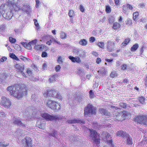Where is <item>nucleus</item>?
<instances>
[{"label": "nucleus", "mask_w": 147, "mask_h": 147, "mask_svg": "<svg viewBox=\"0 0 147 147\" xmlns=\"http://www.w3.org/2000/svg\"><path fill=\"white\" fill-rule=\"evenodd\" d=\"M6 90L10 95L20 98L24 95L27 94L28 88L24 85L20 86V85L17 84L8 87Z\"/></svg>", "instance_id": "nucleus-1"}, {"label": "nucleus", "mask_w": 147, "mask_h": 147, "mask_svg": "<svg viewBox=\"0 0 147 147\" xmlns=\"http://www.w3.org/2000/svg\"><path fill=\"white\" fill-rule=\"evenodd\" d=\"M46 105L47 107L55 111H57L61 109L60 105L57 102L53 100H47Z\"/></svg>", "instance_id": "nucleus-2"}, {"label": "nucleus", "mask_w": 147, "mask_h": 147, "mask_svg": "<svg viewBox=\"0 0 147 147\" xmlns=\"http://www.w3.org/2000/svg\"><path fill=\"white\" fill-rule=\"evenodd\" d=\"M96 108L91 104H89L84 109V115L85 116H90L96 113Z\"/></svg>", "instance_id": "nucleus-3"}, {"label": "nucleus", "mask_w": 147, "mask_h": 147, "mask_svg": "<svg viewBox=\"0 0 147 147\" xmlns=\"http://www.w3.org/2000/svg\"><path fill=\"white\" fill-rule=\"evenodd\" d=\"M19 1V0L17 1H14V4H17L18 5H17L18 7V9L17 10H15L16 9V7H15V6H13V5L12 4L8 3V4L9 5H12V6L13 7V9L15 11H17L19 10V9H22L23 11H24V12H26L27 13H29L30 12H31V9L30 8V6L28 4H24L23 6L21 7L20 8L19 7V5H18V1Z\"/></svg>", "instance_id": "nucleus-4"}, {"label": "nucleus", "mask_w": 147, "mask_h": 147, "mask_svg": "<svg viewBox=\"0 0 147 147\" xmlns=\"http://www.w3.org/2000/svg\"><path fill=\"white\" fill-rule=\"evenodd\" d=\"M5 5L4 4H2L1 5L0 7V12L1 14L2 15L3 17L6 19L10 20L13 15L12 12L11 11H6L4 10Z\"/></svg>", "instance_id": "nucleus-5"}, {"label": "nucleus", "mask_w": 147, "mask_h": 147, "mask_svg": "<svg viewBox=\"0 0 147 147\" xmlns=\"http://www.w3.org/2000/svg\"><path fill=\"white\" fill-rule=\"evenodd\" d=\"M44 95L45 96H47L50 97H55L61 100L62 99V96L58 93V92L57 91L53 90H49L45 92Z\"/></svg>", "instance_id": "nucleus-6"}, {"label": "nucleus", "mask_w": 147, "mask_h": 147, "mask_svg": "<svg viewBox=\"0 0 147 147\" xmlns=\"http://www.w3.org/2000/svg\"><path fill=\"white\" fill-rule=\"evenodd\" d=\"M41 115L42 118L48 121L55 120L56 121L59 119V116L58 115H51L47 113H44L41 114Z\"/></svg>", "instance_id": "nucleus-7"}, {"label": "nucleus", "mask_w": 147, "mask_h": 147, "mask_svg": "<svg viewBox=\"0 0 147 147\" xmlns=\"http://www.w3.org/2000/svg\"><path fill=\"white\" fill-rule=\"evenodd\" d=\"M90 132L89 138L92 139L96 144L99 143V140L98 139V134L96 131L93 129H89Z\"/></svg>", "instance_id": "nucleus-8"}, {"label": "nucleus", "mask_w": 147, "mask_h": 147, "mask_svg": "<svg viewBox=\"0 0 147 147\" xmlns=\"http://www.w3.org/2000/svg\"><path fill=\"white\" fill-rule=\"evenodd\" d=\"M73 53L81 57H84L86 56V52L80 49L74 48L72 49Z\"/></svg>", "instance_id": "nucleus-9"}, {"label": "nucleus", "mask_w": 147, "mask_h": 147, "mask_svg": "<svg viewBox=\"0 0 147 147\" xmlns=\"http://www.w3.org/2000/svg\"><path fill=\"white\" fill-rule=\"evenodd\" d=\"M32 139L29 137H26L21 141L22 144L25 147H34L32 145Z\"/></svg>", "instance_id": "nucleus-10"}, {"label": "nucleus", "mask_w": 147, "mask_h": 147, "mask_svg": "<svg viewBox=\"0 0 147 147\" xmlns=\"http://www.w3.org/2000/svg\"><path fill=\"white\" fill-rule=\"evenodd\" d=\"M0 104L5 108H9L11 105V103L9 99L4 96L2 97Z\"/></svg>", "instance_id": "nucleus-11"}, {"label": "nucleus", "mask_w": 147, "mask_h": 147, "mask_svg": "<svg viewBox=\"0 0 147 147\" xmlns=\"http://www.w3.org/2000/svg\"><path fill=\"white\" fill-rule=\"evenodd\" d=\"M37 40L36 39L28 43L26 42H22L21 44L26 48L30 50H32V46H33L35 44L37 43Z\"/></svg>", "instance_id": "nucleus-12"}, {"label": "nucleus", "mask_w": 147, "mask_h": 147, "mask_svg": "<svg viewBox=\"0 0 147 147\" xmlns=\"http://www.w3.org/2000/svg\"><path fill=\"white\" fill-rule=\"evenodd\" d=\"M115 43L111 40H109L107 42V50L109 52H112L115 49Z\"/></svg>", "instance_id": "nucleus-13"}, {"label": "nucleus", "mask_w": 147, "mask_h": 147, "mask_svg": "<svg viewBox=\"0 0 147 147\" xmlns=\"http://www.w3.org/2000/svg\"><path fill=\"white\" fill-rule=\"evenodd\" d=\"M12 121L13 124L15 125H18L24 128L26 127L25 124L22 122L20 119L19 118L14 117L12 119Z\"/></svg>", "instance_id": "nucleus-14"}, {"label": "nucleus", "mask_w": 147, "mask_h": 147, "mask_svg": "<svg viewBox=\"0 0 147 147\" xmlns=\"http://www.w3.org/2000/svg\"><path fill=\"white\" fill-rule=\"evenodd\" d=\"M15 67L18 72L21 73L23 76L26 77L25 74L23 72L24 67V65L22 64H17L15 65Z\"/></svg>", "instance_id": "nucleus-15"}, {"label": "nucleus", "mask_w": 147, "mask_h": 147, "mask_svg": "<svg viewBox=\"0 0 147 147\" xmlns=\"http://www.w3.org/2000/svg\"><path fill=\"white\" fill-rule=\"evenodd\" d=\"M67 122L69 123H80L84 124L85 121L84 120L79 119H71L68 120H67Z\"/></svg>", "instance_id": "nucleus-16"}, {"label": "nucleus", "mask_w": 147, "mask_h": 147, "mask_svg": "<svg viewBox=\"0 0 147 147\" xmlns=\"http://www.w3.org/2000/svg\"><path fill=\"white\" fill-rule=\"evenodd\" d=\"M123 138L127 144L132 145L133 143L132 138L128 134H127Z\"/></svg>", "instance_id": "nucleus-17"}, {"label": "nucleus", "mask_w": 147, "mask_h": 147, "mask_svg": "<svg viewBox=\"0 0 147 147\" xmlns=\"http://www.w3.org/2000/svg\"><path fill=\"white\" fill-rule=\"evenodd\" d=\"M145 117L143 116H139L135 118V121L138 123H144L145 124L146 121L145 122L144 121Z\"/></svg>", "instance_id": "nucleus-18"}, {"label": "nucleus", "mask_w": 147, "mask_h": 147, "mask_svg": "<svg viewBox=\"0 0 147 147\" xmlns=\"http://www.w3.org/2000/svg\"><path fill=\"white\" fill-rule=\"evenodd\" d=\"M78 70V74L79 75L82 77L81 78L82 80H83L84 81L85 78L84 77H83V76H84L85 75V71L83 69H79Z\"/></svg>", "instance_id": "nucleus-19"}, {"label": "nucleus", "mask_w": 147, "mask_h": 147, "mask_svg": "<svg viewBox=\"0 0 147 147\" xmlns=\"http://www.w3.org/2000/svg\"><path fill=\"white\" fill-rule=\"evenodd\" d=\"M99 111L100 113L103 115H105L106 116H109L110 115V113L104 109L100 108Z\"/></svg>", "instance_id": "nucleus-20"}, {"label": "nucleus", "mask_w": 147, "mask_h": 147, "mask_svg": "<svg viewBox=\"0 0 147 147\" xmlns=\"http://www.w3.org/2000/svg\"><path fill=\"white\" fill-rule=\"evenodd\" d=\"M45 124L44 123H42L40 121H38L36 122V126L42 129H44L45 128Z\"/></svg>", "instance_id": "nucleus-21"}, {"label": "nucleus", "mask_w": 147, "mask_h": 147, "mask_svg": "<svg viewBox=\"0 0 147 147\" xmlns=\"http://www.w3.org/2000/svg\"><path fill=\"white\" fill-rule=\"evenodd\" d=\"M43 46L42 45H39L38 44H35L34 45H33V46H34V48L36 50H40L41 51L43 49V47H42V46Z\"/></svg>", "instance_id": "nucleus-22"}, {"label": "nucleus", "mask_w": 147, "mask_h": 147, "mask_svg": "<svg viewBox=\"0 0 147 147\" xmlns=\"http://www.w3.org/2000/svg\"><path fill=\"white\" fill-rule=\"evenodd\" d=\"M6 2H7V3H11L12 4H13V5L14 7L15 6V7H16V9L15 10H17L18 9V7H17V5H18L17 4H14V1H18V0H5Z\"/></svg>", "instance_id": "nucleus-23"}, {"label": "nucleus", "mask_w": 147, "mask_h": 147, "mask_svg": "<svg viewBox=\"0 0 147 147\" xmlns=\"http://www.w3.org/2000/svg\"><path fill=\"white\" fill-rule=\"evenodd\" d=\"M98 73L102 76H104L106 74L105 69L104 67H101L98 71Z\"/></svg>", "instance_id": "nucleus-24"}, {"label": "nucleus", "mask_w": 147, "mask_h": 147, "mask_svg": "<svg viewBox=\"0 0 147 147\" xmlns=\"http://www.w3.org/2000/svg\"><path fill=\"white\" fill-rule=\"evenodd\" d=\"M127 134L125 132L122 131H118L117 133V136H121L123 138Z\"/></svg>", "instance_id": "nucleus-25"}, {"label": "nucleus", "mask_w": 147, "mask_h": 147, "mask_svg": "<svg viewBox=\"0 0 147 147\" xmlns=\"http://www.w3.org/2000/svg\"><path fill=\"white\" fill-rule=\"evenodd\" d=\"M101 136L102 137H103V138H104V139L105 138L106 139H107L108 138H109V137H110V135L107 132H103L102 133Z\"/></svg>", "instance_id": "nucleus-26"}, {"label": "nucleus", "mask_w": 147, "mask_h": 147, "mask_svg": "<svg viewBox=\"0 0 147 147\" xmlns=\"http://www.w3.org/2000/svg\"><path fill=\"white\" fill-rule=\"evenodd\" d=\"M121 25L118 23L116 22L113 24V28L115 30H117L120 28Z\"/></svg>", "instance_id": "nucleus-27"}, {"label": "nucleus", "mask_w": 147, "mask_h": 147, "mask_svg": "<svg viewBox=\"0 0 147 147\" xmlns=\"http://www.w3.org/2000/svg\"><path fill=\"white\" fill-rule=\"evenodd\" d=\"M139 47L138 44L136 43L131 48V51L133 52L136 51Z\"/></svg>", "instance_id": "nucleus-28"}, {"label": "nucleus", "mask_w": 147, "mask_h": 147, "mask_svg": "<svg viewBox=\"0 0 147 147\" xmlns=\"http://www.w3.org/2000/svg\"><path fill=\"white\" fill-rule=\"evenodd\" d=\"M57 77V75H53L51 76L49 79V82L51 83H52L56 81V78Z\"/></svg>", "instance_id": "nucleus-29"}, {"label": "nucleus", "mask_w": 147, "mask_h": 147, "mask_svg": "<svg viewBox=\"0 0 147 147\" xmlns=\"http://www.w3.org/2000/svg\"><path fill=\"white\" fill-rule=\"evenodd\" d=\"M130 40L129 39H126L124 41L121 45V47H123L127 45L128 43L129 42Z\"/></svg>", "instance_id": "nucleus-30"}, {"label": "nucleus", "mask_w": 147, "mask_h": 147, "mask_svg": "<svg viewBox=\"0 0 147 147\" xmlns=\"http://www.w3.org/2000/svg\"><path fill=\"white\" fill-rule=\"evenodd\" d=\"M7 74L3 73L0 74V81L2 82V81L7 78Z\"/></svg>", "instance_id": "nucleus-31"}, {"label": "nucleus", "mask_w": 147, "mask_h": 147, "mask_svg": "<svg viewBox=\"0 0 147 147\" xmlns=\"http://www.w3.org/2000/svg\"><path fill=\"white\" fill-rule=\"evenodd\" d=\"M23 132L22 130L18 129L15 132V136H17V137L20 136H21Z\"/></svg>", "instance_id": "nucleus-32"}, {"label": "nucleus", "mask_w": 147, "mask_h": 147, "mask_svg": "<svg viewBox=\"0 0 147 147\" xmlns=\"http://www.w3.org/2000/svg\"><path fill=\"white\" fill-rule=\"evenodd\" d=\"M120 107H121L125 109H129V106L127 105L126 104L123 102L120 103L119 104Z\"/></svg>", "instance_id": "nucleus-33"}, {"label": "nucleus", "mask_w": 147, "mask_h": 147, "mask_svg": "<svg viewBox=\"0 0 147 147\" xmlns=\"http://www.w3.org/2000/svg\"><path fill=\"white\" fill-rule=\"evenodd\" d=\"M58 135L57 132L56 131L54 130L52 133H49V135L50 136H53L56 138H57V136Z\"/></svg>", "instance_id": "nucleus-34"}, {"label": "nucleus", "mask_w": 147, "mask_h": 147, "mask_svg": "<svg viewBox=\"0 0 147 147\" xmlns=\"http://www.w3.org/2000/svg\"><path fill=\"white\" fill-rule=\"evenodd\" d=\"M139 15L138 13V12H136L133 13V19L135 20H138Z\"/></svg>", "instance_id": "nucleus-35"}, {"label": "nucleus", "mask_w": 147, "mask_h": 147, "mask_svg": "<svg viewBox=\"0 0 147 147\" xmlns=\"http://www.w3.org/2000/svg\"><path fill=\"white\" fill-rule=\"evenodd\" d=\"M115 18L113 16H111L109 17L108 22L110 24H112L115 21Z\"/></svg>", "instance_id": "nucleus-36"}, {"label": "nucleus", "mask_w": 147, "mask_h": 147, "mask_svg": "<svg viewBox=\"0 0 147 147\" xmlns=\"http://www.w3.org/2000/svg\"><path fill=\"white\" fill-rule=\"evenodd\" d=\"M81 45L85 46L87 44V41L84 39L81 40L79 42Z\"/></svg>", "instance_id": "nucleus-37"}, {"label": "nucleus", "mask_w": 147, "mask_h": 147, "mask_svg": "<svg viewBox=\"0 0 147 147\" xmlns=\"http://www.w3.org/2000/svg\"><path fill=\"white\" fill-rule=\"evenodd\" d=\"M50 37H51V35H45L43 36L42 38V40H44V41H46L48 40H49V39H50Z\"/></svg>", "instance_id": "nucleus-38"}, {"label": "nucleus", "mask_w": 147, "mask_h": 147, "mask_svg": "<svg viewBox=\"0 0 147 147\" xmlns=\"http://www.w3.org/2000/svg\"><path fill=\"white\" fill-rule=\"evenodd\" d=\"M145 97L142 96L138 98V100L140 103L143 104H145Z\"/></svg>", "instance_id": "nucleus-39"}, {"label": "nucleus", "mask_w": 147, "mask_h": 147, "mask_svg": "<svg viewBox=\"0 0 147 147\" xmlns=\"http://www.w3.org/2000/svg\"><path fill=\"white\" fill-rule=\"evenodd\" d=\"M60 37L63 39L66 38H67V35L65 32H62L61 33Z\"/></svg>", "instance_id": "nucleus-40"}, {"label": "nucleus", "mask_w": 147, "mask_h": 147, "mask_svg": "<svg viewBox=\"0 0 147 147\" xmlns=\"http://www.w3.org/2000/svg\"><path fill=\"white\" fill-rule=\"evenodd\" d=\"M9 145V143H6L4 142H0V147H6Z\"/></svg>", "instance_id": "nucleus-41"}, {"label": "nucleus", "mask_w": 147, "mask_h": 147, "mask_svg": "<svg viewBox=\"0 0 147 147\" xmlns=\"http://www.w3.org/2000/svg\"><path fill=\"white\" fill-rule=\"evenodd\" d=\"M95 96L94 93L93 92L92 90H91L89 91V97L90 98H93Z\"/></svg>", "instance_id": "nucleus-42"}, {"label": "nucleus", "mask_w": 147, "mask_h": 147, "mask_svg": "<svg viewBox=\"0 0 147 147\" xmlns=\"http://www.w3.org/2000/svg\"><path fill=\"white\" fill-rule=\"evenodd\" d=\"M107 144L110 145L111 147H115L114 146V144L113 141L112 140H107Z\"/></svg>", "instance_id": "nucleus-43"}, {"label": "nucleus", "mask_w": 147, "mask_h": 147, "mask_svg": "<svg viewBox=\"0 0 147 147\" xmlns=\"http://www.w3.org/2000/svg\"><path fill=\"white\" fill-rule=\"evenodd\" d=\"M97 45L100 48H103L104 46V42H99Z\"/></svg>", "instance_id": "nucleus-44"}, {"label": "nucleus", "mask_w": 147, "mask_h": 147, "mask_svg": "<svg viewBox=\"0 0 147 147\" xmlns=\"http://www.w3.org/2000/svg\"><path fill=\"white\" fill-rule=\"evenodd\" d=\"M34 21L35 25L37 28V30H38L40 28V26L38 23L37 20L36 19H34Z\"/></svg>", "instance_id": "nucleus-45"}, {"label": "nucleus", "mask_w": 147, "mask_h": 147, "mask_svg": "<svg viewBox=\"0 0 147 147\" xmlns=\"http://www.w3.org/2000/svg\"><path fill=\"white\" fill-rule=\"evenodd\" d=\"M82 96L81 95L78 96L77 98H76V100L79 102H80L82 101Z\"/></svg>", "instance_id": "nucleus-46"}, {"label": "nucleus", "mask_w": 147, "mask_h": 147, "mask_svg": "<svg viewBox=\"0 0 147 147\" xmlns=\"http://www.w3.org/2000/svg\"><path fill=\"white\" fill-rule=\"evenodd\" d=\"M9 41L11 43H15L16 42V40L12 37H9Z\"/></svg>", "instance_id": "nucleus-47"}, {"label": "nucleus", "mask_w": 147, "mask_h": 147, "mask_svg": "<svg viewBox=\"0 0 147 147\" xmlns=\"http://www.w3.org/2000/svg\"><path fill=\"white\" fill-rule=\"evenodd\" d=\"M121 69L122 70H125L127 69V67H128V65L125 64H123V65H121Z\"/></svg>", "instance_id": "nucleus-48"}, {"label": "nucleus", "mask_w": 147, "mask_h": 147, "mask_svg": "<svg viewBox=\"0 0 147 147\" xmlns=\"http://www.w3.org/2000/svg\"><path fill=\"white\" fill-rule=\"evenodd\" d=\"M68 14L70 17H73L74 15V11L72 10L69 11Z\"/></svg>", "instance_id": "nucleus-49"}, {"label": "nucleus", "mask_w": 147, "mask_h": 147, "mask_svg": "<svg viewBox=\"0 0 147 147\" xmlns=\"http://www.w3.org/2000/svg\"><path fill=\"white\" fill-rule=\"evenodd\" d=\"M68 58L71 60L72 62L74 63L75 62V57H74L71 56H69L68 57Z\"/></svg>", "instance_id": "nucleus-50"}, {"label": "nucleus", "mask_w": 147, "mask_h": 147, "mask_svg": "<svg viewBox=\"0 0 147 147\" xmlns=\"http://www.w3.org/2000/svg\"><path fill=\"white\" fill-rule=\"evenodd\" d=\"M0 117L5 118L6 117L5 113L3 111H0Z\"/></svg>", "instance_id": "nucleus-51"}, {"label": "nucleus", "mask_w": 147, "mask_h": 147, "mask_svg": "<svg viewBox=\"0 0 147 147\" xmlns=\"http://www.w3.org/2000/svg\"><path fill=\"white\" fill-rule=\"evenodd\" d=\"M81 62L80 57H75V62H76L77 63H79Z\"/></svg>", "instance_id": "nucleus-52"}, {"label": "nucleus", "mask_w": 147, "mask_h": 147, "mask_svg": "<svg viewBox=\"0 0 147 147\" xmlns=\"http://www.w3.org/2000/svg\"><path fill=\"white\" fill-rule=\"evenodd\" d=\"M57 61L59 64H62L63 61L62 60V57L61 56H59L58 57Z\"/></svg>", "instance_id": "nucleus-53"}, {"label": "nucleus", "mask_w": 147, "mask_h": 147, "mask_svg": "<svg viewBox=\"0 0 147 147\" xmlns=\"http://www.w3.org/2000/svg\"><path fill=\"white\" fill-rule=\"evenodd\" d=\"M106 11L107 13H109L111 12V8L109 6H107L106 8Z\"/></svg>", "instance_id": "nucleus-54"}, {"label": "nucleus", "mask_w": 147, "mask_h": 147, "mask_svg": "<svg viewBox=\"0 0 147 147\" xmlns=\"http://www.w3.org/2000/svg\"><path fill=\"white\" fill-rule=\"evenodd\" d=\"M117 76V74L114 72H112L110 75V76L112 78H114Z\"/></svg>", "instance_id": "nucleus-55"}, {"label": "nucleus", "mask_w": 147, "mask_h": 147, "mask_svg": "<svg viewBox=\"0 0 147 147\" xmlns=\"http://www.w3.org/2000/svg\"><path fill=\"white\" fill-rule=\"evenodd\" d=\"M121 117L122 116L121 115V114H118V116L116 117L117 120H118V121H121L122 120L120 119ZM123 120V119H122V120Z\"/></svg>", "instance_id": "nucleus-56"}, {"label": "nucleus", "mask_w": 147, "mask_h": 147, "mask_svg": "<svg viewBox=\"0 0 147 147\" xmlns=\"http://www.w3.org/2000/svg\"><path fill=\"white\" fill-rule=\"evenodd\" d=\"M131 20L130 19H128L127 20V22L126 24L128 25H130L132 24Z\"/></svg>", "instance_id": "nucleus-57"}, {"label": "nucleus", "mask_w": 147, "mask_h": 147, "mask_svg": "<svg viewBox=\"0 0 147 147\" xmlns=\"http://www.w3.org/2000/svg\"><path fill=\"white\" fill-rule=\"evenodd\" d=\"M47 53L46 52L44 51L42 53V57H45L47 56Z\"/></svg>", "instance_id": "nucleus-58"}, {"label": "nucleus", "mask_w": 147, "mask_h": 147, "mask_svg": "<svg viewBox=\"0 0 147 147\" xmlns=\"http://www.w3.org/2000/svg\"><path fill=\"white\" fill-rule=\"evenodd\" d=\"M79 8L81 12H84V11L85 9L82 5H80Z\"/></svg>", "instance_id": "nucleus-59"}, {"label": "nucleus", "mask_w": 147, "mask_h": 147, "mask_svg": "<svg viewBox=\"0 0 147 147\" xmlns=\"http://www.w3.org/2000/svg\"><path fill=\"white\" fill-rule=\"evenodd\" d=\"M7 60V58L5 57H3L1 58L0 59V61L1 62H4Z\"/></svg>", "instance_id": "nucleus-60"}, {"label": "nucleus", "mask_w": 147, "mask_h": 147, "mask_svg": "<svg viewBox=\"0 0 147 147\" xmlns=\"http://www.w3.org/2000/svg\"><path fill=\"white\" fill-rule=\"evenodd\" d=\"M95 40V39L94 37H91L89 38V41L91 42H93Z\"/></svg>", "instance_id": "nucleus-61"}, {"label": "nucleus", "mask_w": 147, "mask_h": 147, "mask_svg": "<svg viewBox=\"0 0 147 147\" xmlns=\"http://www.w3.org/2000/svg\"><path fill=\"white\" fill-rule=\"evenodd\" d=\"M127 8H129V9L130 10H132L133 8V7H132V5H131L130 4H127Z\"/></svg>", "instance_id": "nucleus-62"}, {"label": "nucleus", "mask_w": 147, "mask_h": 147, "mask_svg": "<svg viewBox=\"0 0 147 147\" xmlns=\"http://www.w3.org/2000/svg\"><path fill=\"white\" fill-rule=\"evenodd\" d=\"M61 67L59 65H57L55 67V70L57 71H59Z\"/></svg>", "instance_id": "nucleus-63"}, {"label": "nucleus", "mask_w": 147, "mask_h": 147, "mask_svg": "<svg viewBox=\"0 0 147 147\" xmlns=\"http://www.w3.org/2000/svg\"><path fill=\"white\" fill-rule=\"evenodd\" d=\"M26 72L29 75H31L32 74V71L29 69H27Z\"/></svg>", "instance_id": "nucleus-64"}]
</instances>
